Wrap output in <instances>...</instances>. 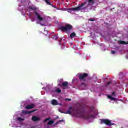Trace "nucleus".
Listing matches in <instances>:
<instances>
[{
	"label": "nucleus",
	"instance_id": "f257e3e1",
	"mask_svg": "<svg viewBox=\"0 0 128 128\" xmlns=\"http://www.w3.org/2000/svg\"><path fill=\"white\" fill-rule=\"evenodd\" d=\"M88 8V6H86V3H82L81 5L75 8H70L66 9L68 10L69 14H72V12H82V10H86Z\"/></svg>",
	"mask_w": 128,
	"mask_h": 128
},
{
	"label": "nucleus",
	"instance_id": "f03ea898",
	"mask_svg": "<svg viewBox=\"0 0 128 128\" xmlns=\"http://www.w3.org/2000/svg\"><path fill=\"white\" fill-rule=\"evenodd\" d=\"M76 114L77 116H78L79 118H83V120H90V118H94V115H86L85 114H84L82 111H80V110H78L76 111Z\"/></svg>",
	"mask_w": 128,
	"mask_h": 128
},
{
	"label": "nucleus",
	"instance_id": "7ed1b4c3",
	"mask_svg": "<svg viewBox=\"0 0 128 128\" xmlns=\"http://www.w3.org/2000/svg\"><path fill=\"white\" fill-rule=\"evenodd\" d=\"M29 9L34 11V14L37 16V18L39 22H42V20H44V18H42V16L36 12V10H38V8L30 7Z\"/></svg>",
	"mask_w": 128,
	"mask_h": 128
},
{
	"label": "nucleus",
	"instance_id": "20e7f679",
	"mask_svg": "<svg viewBox=\"0 0 128 128\" xmlns=\"http://www.w3.org/2000/svg\"><path fill=\"white\" fill-rule=\"evenodd\" d=\"M60 30L62 32H70L72 30V26L70 24H67L66 26H61L60 28Z\"/></svg>",
	"mask_w": 128,
	"mask_h": 128
},
{
	"label": "nucleus",
	"instance_id": "39448f33",
	"mask_svg": "<svg viewBox=\"0 0 128 128\" xmlns=\"http://www.w3.org/2000/svg\"><path fill=\"white\" fill-rule=\"evenodd\" d=\"M101 124H106V126H114V124H112V122H110V120H101Z\"/></svg>",
	"mask_w": 128,
	"mask_h": 128
},
{
	"label": "nucleus",
	"instance_id": "423d86ee",
	"mask_svg": "<svg viewBox=\"0 0 128 128\" xmlns=\"http://www.w3.org/2000/svg\"><path fill=\"white\" fill-rule=\"evenodd\" d=\"M88 76V74L86 73H84L83 74H80L79 75V79L80 80H84Z\"/></svg>",
	"mask_w": 128,
	"mask_h": 128
},
{
	"label": "nucleus",
	"instance_id": "0eeeda50",
	"mask_svg": "<svg viewBox=\"0 0 128 128\" xmlns=\"http://www.w3.org/2000/svg\"><path fill=\"white\" fill-rule=\"evenodd\" d=\"M32 120L34 122H40L42 118L36 116H33Z\"/></svg>",
	"mask_w": 128,
	"mask_h": 128
},
{
	"label": "nucleus",
	"instance_id": "6e6552de",
	"mask_svg": "<svg viewBox=\"0 0 128 128\" xmlns=\"http://www.w3.org/2000/svg\"><path fill=\"white\" fill-rule=\"evenodd\" d=\"M96 4V2H94V0H88V8H92L94 6V5Z\"/></svg>",
	"mask_w": 128,
	"mask_h": 128
},
{
	"label": "nucleus",
	"instance_id": "1a4fd4ad",
	"mask_svg": "<svg viewBox=\"0 0 128 128\" xmlns=\"http://www.w3.org/2000/svg\"><path fill=\"white\" fill-rule=\"evenodd\" d=\"M74 112V109L70 107L69 109L68 110V112H62V114H72V111Z\"/></svg>",
	"mask_w": 128,
	"mask_h": 128
},
{
	"label": "nucleus",
	"instance_id": "9d476101",
	"mask_svg": "<svg viewBox=\"0 0 128 128\" xmlns=\"http://www.w3.org/2000/svg\"><path fill=\"white\" fill-rule=\"evenodd\" d=\"M68 86V82H62V84H58V86H64V88H66Z\"/></svg>",
	"mask_w": 128,
	"mask_h": 128
},
{
	"label": "nucleus",
	"instance_id": "9b49d317",
	"mask_svg": "<svg viewBox=\"0 0 128 128\" xmlns=\"http://www.w3.org/2000/svg\"><path fill=\"white\" fill-rule=\"evenodd\" d=\"M34 108V104H31L30 105H28L26 106V108L28 110H32V108Z\"/></svg>",
	"mask_w": 128,
	"mask_h": 128
},
{
	"label": "nucleus",
	"instance_id": "f8f14e48",
	"mask_svg": "<svg viewBox=\"0 0 128 128\" xmlns=\"http://www.w3.org/2000/svg\"><path fill=\"white\" fill-rule=\"evenodd\" d=\"M119 44H123V46H126L128 44V42H126L122 40L119 41Z\"/></svg>",
	"mask_w": 128,
	"mask_h": 128
},
{
	"label": "nucleus",
	"instance_id": "ddd939ff",
	"mask_svg": "<svg viewBox=\"0 0 128 128\" xmlns=\"http://www.w3.org/2000/svg\"><path fill=\"white\" fill-rule=\"evenodd\" d=\"M52 106H58V102L56 100H52Z\"/></svg>",
	"mask_w": 128,
	"mask_h": 128
},
{
	"label": "nucleus",
	"instance_id": "4468645a",
	"mask_svg": "<svg viewBox=\"0 0 128 128\" xmlns=\"http://www.w3.org/2000/svg\"><path fill=\"white\" fill-rule=\"evenodd\" d=\"M76 34L75 32H73V33L71 34L70 35V38L72 39L74 38H76Z\"/></svg>",
	"mask_w": 128,
	"mask_h": 128
},
{
	"label": "nucleus",
	"instance_id": "2eb2a0df",
	"mask_svg": "<svg viewBox=\"0 0 128 128\" xmlns=\"http://www.w3.org/2000/svg\"><path fill=\"white\" fill-rule=\"evenodd\" d=\"M108 98H109L110 100H116V98L110 95H108Z\"/></svg>",
	"mask_w": 128,
	"mask_h": 128
},
{
	"label": "nucleus",
	"instance_id": "dca6fc26",
	"mask_svg": "<svg viewBox=\"0 0 128 128\" xmlns=\"http://www.w3.org/2000/svg\"><path fill=\"white\" fill-rule=\"evenodd\" d=\"M53 124H54V120H50L48 123V126H52Z\"/></svg>",
	"mask_w": 128,
	"mask_h": 128
},
{
	"label": "nucleus",
	"instance_id": "f3484780",
	"mask_svg": "<svg viewBox=\"0 0 128 128\" xmlns=\"http://www.w3.org/2000/svg\"><path fill=\"white\" fill-rule=\"evenodd\" d=\"M53 40H56L58 38V35H54V36H52Z\"/></svg>",
	"mask_w": 128,
	"mask_h": 128
},
{
	"label": "nucleus",
	"instance_id": "a211bd4d",
	"mask_svg": "<svg viewBox=\"0 0 128 128\" xmlns=\"http://www.w3.org/2000/svg\"><path fill=\"white\" fill-rule=\"evenodd\" d=\"M45 2L47 4H48V6H52V4L50 2V0H45Z\"/></svg>",
	"mask_w": 128,
	"mask_h": 128
},
{
	"label": "nucleus",
	"instance_id": "6ab92c4d",
	"mask_svg": "<svg viewBox=\"0 0 128 128\" xmlns=\"http://www.w3.org/2000/svg\"><path fill=\"white\" fill-rule=\"evenodd\" d=\"M18 122H24L25 120L24 118L22 119V118L19 117L18 118Z\"/></svg>",
	"mask_w": 128,
	"mask_h": 128
},
{
	"label": "nucleus",
	"instance_id": "aec40b11",
	"mask_svg": "<svg viewBox=\"0 0 128 128\" xmlns=\"http://www.w3.org/2000/svg\"><path fill=\"white\" fill-rule=\"evenodd\" d=\"M56 92L58 94H60V92H62V90L60 88H57Z\"/></svg>",
	"mask_w": 128,
	"mask_h": 128
},
{
	"label": "nucleus",
	"instance_id": "412c9836",
	"mask_svg": "<svg viewBox=\"0 0 128 128\" xmlns=\"http://www.w3.org/2000/svg\"><path fill=\"white\" fill-rule=\"evenodd\" d=\"M81 86H84V88H86V86H88V85L86 84H82Z\"/></svg>",
	"mask_w": 128,
	"mask_h": 128
},
{
	"label": "nucleus",
	"instance_id": "4be33fe9",
	"mask_svg": "<svg viewBox=\"0 0 128 128\" xmlns=\"http://www.w3.org/2000/svg\"><path fill=\"white\" fill-rule=\"evenodd\" d=\"M89 22H96V20L94 18H91L89 20Z\"/></svg>",
	"mask_w": 128,
	"mask_h": 128
},
{
	"label": "nucleus",
	"instance_id": "5701e85b",
	"mask_svg": "<svg viewBox=\"0 0 128 128\" xmlns=\"http://www.w3.org/2000/svg\"><path fill=\"white\" fill-rule=\"evenodd\" d=\"M50 120V118H48L44 120V122H48V120Z\"/></svg>",
	"mask_w": 128,
	"mask_h": 128
},
{
	"label": "nucleus",
	"instance_id": "b1692460",
	"mask_svg": "<svg viewBox=\"0 0 128 128\" xmlns=\"http://www.w3.org/2000/svg\"><path fill=\"white\" fill-rule=\"evenodd\" d=\"M110 84H112V81L108 82L106 84V86H110Z\"/></svg>",
	"mask_w": 128,
	"mask_h": 128
},
{
	"label": "nucleus",
	"instance_id": "393cba45",
	"mask_svg": "<svg viewBox=\"0 0 128 128\" xmlns=\"http://www.w3.org/2000/svg\"><path fill=\"white\" fill-rule=\"evenodd\" d=\"M60 122H64V120H60L58 122V124H60Z\"/></svg>",
	"mask_w": 128,
	"mask_h": 128
},
{
	"label": "nucleus",
	"instance_id": "a878e982",
	"mask_svg": "<svg viewBox=\"0 0 128 128\" xmlns=\"http://www.w3.org/2000/svg\"><path fill=\"white\" fill-rule=\"evenodd\" d=\"M112 54H116V51H112Z\"/></svg>",
	"mask_w": 128,
	"mask_h": 128
},
{
	"label": "nucleus",
	"instance_id": "bb28decb",
	"mask_svg": "<svg viewBox=\"0 0 128 128\" xmlns=\"http://www.w3.org/2000/svg\"><path fill=\"white\" fill-rule=\"evenodd\" d=\"M59 42H62V38H60V39L59 40Z\"/></svg>",
	"mask_w": 128,
	"mask_h": 128
},
{
	"label": "nucleus",
	"instance_id": "cd10ccee",
	"mask_svg": "<svg viewBox=\"0 0 128 128\" xmlns=\"http://www.w3.org/2000/svg\"><path fill=\"white\" fill-rule=\"evenodd\" d=\"M66 100H68L69 102H72V99L67 98V99H66Z\"/></svg>",
	"mask_w": 128,
	"mask_h": 128
},
{
	"label": "nucleus",
	"instance_id": "c85d7f7f",
	"mask_svg": "<svg viewBox=\"0 0 128 128\" xmlns=\"http://www.w3.org/2000/svg\"><path fill=\"white\" fill-rule=\"evenodd\" d=\"M112 96H116V92H113L112 93Z\"/></svg>",
	"mask_w": 128,
	"mask_h": 128
},
{
	"label": "nucleus",
	"instance_id": "c756f323",
	"mask_svg": "<svg viewBox=\"0 0 128 128\" xmlns=\"http://www.w3.org/2000/svg\"><path fill=\"white\" fill-rule=\"evenodd\" d=\"M41 24V26H44V24Z\"/></svg>",
	"mask_w": 128,
	"mask_h": 128
},
{
	"label": "nucleus",
	"instance_id": "7c9ffc66",
	"mask_svg": "<svg viewBox=\"0 0 128 128\" xmlns=\"http://www.w3.org/2000/svg\"><path fill=\"white\" fill-rule=\"evenodd\" d=\"M32 112H30V114H32Z\"/></svg>",
	"mask_w": 128,
	"mask_h": 128
}]
</instances>
